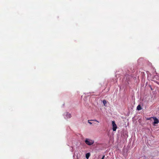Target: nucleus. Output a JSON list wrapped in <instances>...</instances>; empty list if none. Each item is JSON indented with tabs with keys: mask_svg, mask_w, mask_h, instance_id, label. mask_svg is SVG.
<instances>
[{
	"mask_svg": "<svg viewBox=\"0 0 159 159\" xmlns=\"http://www.w3.org/2000/svg\"><path fill=\"white\" fill-rule=\"evenodd\" d=\"M90 155V153H87L86 154V157L87 159H88Z\"/></svg>",
	"mask_w": 159,
	"mask_h": 159,
	"instance_id": "4",
	"label": "nucleus"
},
{
	"mask_svg": "<svg viewBox=\"0 0 159 159\" xmlns=\"http://www.w3.org/2000/svg\"><path fill=\"white\" fill-rule=\"evenodd\" d=\"M66 116L68 118H70L71 117V114L68 113H67L66 114Z\"/></svg>",
	"mask_w": 159,
	"mask_h": 159,
	"instance_id": "5",
	"label": "nucleus"
},
{
	"mask_svg": "<svg viewBox=\"0 0 159 159\" xmlns=\"http://www.w3.org/2000/svg\"><path fill=\"white\" fill-rule=\"evenodd\" d=\"M103 103L105 106H106V104L107 103V101L105 100H104L103 101Z\"/></svg>",
	"mask_w": 159,
	"mask_h": 159,
	"instance_id": "7",
	"label": "nucleus"
},
{
	"mask_svg": "<svg viewBox=\"0 0 159 159\" xmlns=\"http://www.w3.org/2000/svg\"><path fill=\"white\" fill-rule=\"evenodd\" d=\"M112 129L113 131H115L117 129V125L115 123L114 121H112Z\"/></svg>",
	"mask_w": 159,
	"mask_h": 159,
	"instance_id": "2",
	"label": "nucleus"
},
{
	"mask_svg": "<svg viewBox=\"0 0 159 159\" xmlns=\"http://www.w3.org/2000/svg\"><path fill=\"white\" fill-rule=\"evenodd\" d=\"M137 108L138 110H140L142 109L140 105H138L137 107Z\"/></svg>",
	"mask_w": 159,
	"mask_h": 159,
	"instance_id": "6",
	"label": "nucleus"
},
{
	"mask_svg": "<svg viewBox=\"0 0 159 159\" xmlns=\"http://www.w3.org/2000/svg\"><path fill=\"white\" fill-rule=\"evenodd\" d=\"M104 156L102 157V159H104Z\"/></svg>",
	"mask_w": 159,
	"mask_h": 159,
	"instance_id": "10",
	"label": "nucleus"
},
{
	"mask_svg": "<svg viewBox=\"0 0 159 159\" xmlns=\"http://www.w3.org/2000/svg\"><path fill=\"white\" fill-rule=\"evenodd\" d=\"M154 119V121L153 123V125L155 126L156 124H157L159 123V121L158 119L156 117H152Z\"/></svg>",
	"mask_w": 159,
	"mask_h": 159,
	"instance_id": "3",
	"label": "nucleus"
},
{
	"mask_svg": "<svg viewBox=\"0 0 159 159\" xmlns=\"http://www.w3.org/2000/svg\"><path fill=\"white\" fill-rule=\"evenodd\" d=\"M91 120L92 121H96V122H98V123L99 122L97 120Z\"/></svg>",
	"mask_w": 159,
	"mask_h": 159,
	"instance_id": "8",
	"label": "nucleus"
},
{
	"mask_svg": "<svg viewBox=\"0 0 159 159\" xmlns=\"http://www.w3.org/2000/svg\"><path fill=\"white\" fill-rule=\"evenodd\" d=\"M151 118H149L147 119L148 120H149Z\"/></svg>",
	"mask_w": 159,
	"mask_h": 159,
	"instance_id": "11",
	"label": "nucleus"
},
{
	"mask_svg": "<svg viewBox=\"0 0 159 159\" xmlns=\"http://www.w3.org/2000/svg\"><path fill=\"white\" fill-rule=\"evenodd\" d=\"M85 143L89 145H91L93 144L94 143L93 140L88 139H85Z\"/></svg>",
	"mask_w": 159,
	"mask_h": 159,
	"instance_id": "1",
	"label": "nucleus"
},
{
	"mask_svg": "<svg viewBox=\"0 0 159 159\" xmlns=\"http://www.w3.org/2000/svg\"><path fill=\"white\" fill-rule=\"evenodd\" d=\"M88 123L90 125L92 124V123L91 122H90L89 120Z\"/></svg>",
	"mask_w": 159,
	"mask_h": 159,
	"instance_id": "9",
	"label": "nucleus"
}]
</instances>
